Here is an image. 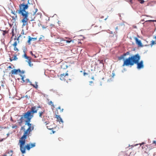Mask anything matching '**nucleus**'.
Wrapping results in <instances>:
<instances>
[{"label": "nucleus", "mask_w": 156, "mask_h": 156, "mask_svg": "<svg viewBox=\"0 0 156 156\" xmlns=\"http://www.w3.org/2000/svg\"><path fill=\"white\" fill-rule=\"evenodd\" d=\"M27 3L26 4L24 2L20 4L19 5V9L16 10V13L15 12L12 11L11 13L14 15L12 17L13 19H17V16L16 13H18L22 16L21 22L22 23V27L28 25V21L29 20L31 21L34 20L35 18V15L38 11L37 9L34 8L32 12L29 13L28 11H26V10L27 9L29 6L28 4H30L29 0H27Z\"/></svg>", "instance_id": "obj_1"}, {"label": "nucleus", "mask_w": 156, "mask_h": 156, "mask_svg": "<svg viewBox=\"0 0 156 156\" xmlns=\"http://www.w3.org/2000/svg\"><path fill=\"white\" fill-rule=\"evenodd\" d=\"M31 119L28 118H24L23 119V121L21 124H20L19 123L20 119L18 120V123L20 126H21L23 123L24 122H25V125H27L28 126V127L26 130H25L24 126H22L21 128L22 130H24V134L27 136L30 135V132L34 129V125L33 124L30 123Z\"/></svg>", "instance_id": "obj_2"}, {"label": "nucleus", "mask_w": 156, "mask_h": 156, "mask_svg": "<svg viewBox=\"0 0 156 156\" xmlns=\"http://www.w3.org/2000/svg\"><path fill=\"white\" fill-rule=\"evenodd\" d=\"M37 112V110L35 106L32 107L30 110H29L26 112L23 113L21 115L20 118V119L19 123L21 124L23 121L24 118H28L32 119L33 117L34 114L36 113Z\"/></svg>", "instance_id": "obj_3"}, {"label": "nucleus", "mask_w": 156, "mask_h": 156, "mask_svg": "<svg viewBox=\"0 0 156 156\" xmlns=\"http://www.w3.org/2000/svg\"><path fill=\"white\" fill-rule=\"evenodd\" d=\"M139 58V57H138V56H137V54L133 56L129 57L128 58L124 59L122 66H133L135 64V63L137 62Z\"/></svg>", "instance_id": "obj_4"}, {"label": "nucleus", "mask_w": 156, "mask_h": 156, "mask_svg": "<svg viewBox=\"0 0 156 156\" xmlns=\"http://www.w3.org/2000/svg\"><path fill=\"white\" fill-rule=\"evenodd\" d=\"M27 136L23 134V135L19 140L20 150L22 154L25 153V147L24 146L25 143V139Z\"/></svg>", "instance_id": "obj_5"}, {"label": "nucleus", "mask_w": 156, "mask_h": 156, "mask_svg": "<svg viewBox=\"0 0 156 156\" xmlns=\"http://www.w3.org/2000/svg\"><path fill=\"white\" fill-rule=\"evenodd\" d=\"M137 56H138V57H139V59H138L137 62L136 63H135V64H137V68L138 69H140L144 68V65L143 64V61L141 60L140 62H139V61L140 59V57L138 54H137Z\"/></svg>", "instance_id": "obj_6"}, {"label": "nucleus", "mask_w": 156, "mask_h": 156, "mask_svg": "<svg viewBox=\"0 0 156 156\" xmlns=\"http://www.w3.org/2000/svg\"><path fill=\"white\" fill-rule=\"evenodd\" d=\"M68 71H67L66 73H63L61 74L60 75V79L62 80H68V73H67Z\"/></svg>", "instance_id": "obj_7"}, {"label": "nucleus", "mask_w": 156, "mask_h": 156, "mask_svg": "<svg viewBox=\"0 0 156 156\" xmlns=\"http://www.w3.org/2000/svg\"><path fill=\"white\" fill-rule=\"evenodd\" d=\"M134 39L136 41V44H137L139 46L141 47H143V45L142 44L141 41L140 40H138L136 37H134Z\"/></svg>", "instance_id": "obj_8"}, {"label": "nucleus", "mask_w": 156, "mask_h": 156, "mask_svg": "<svg viewBox=\"0 0 156 156\" xmlns=\"http://www.w3.org/2000/svg\"><path fill=\"white\" fill-rule=\"evenodd\" d=\"M142 149L145 153L147 154L149 153V151L147 145H143L142 146Z\"/></svg>", "instance_id": "obj_9"}, {"label": "nucleus", "mask_w": 156, "mask_h": 156, "mask_svg": "<svg viewBox=\"0 0 156 156\" xmlns=\"http://www.w3.org/2000/svg\"><path fill=\"white\" fill-rule=\"evenodd\" d=\"M28 40L27 41V43L29 44H31V41H34L37 40V38H33L31 37L30 36H28Z\"/></svg>", "instance_id": "obj_10"}, {"label": "nucleus", "mask_w": 156, "mask_h": 156, "mask_svg": "<svg viewBox=\"0 0 156 156\" xmlns=\"http://www.w3.org/2000/svg\"><path fill=\"white\" fill-rule=\"evenodd\" d=\"M20 72L21 70L20 69H14L11 71V73L13 74H17L18 72Z\"/></svg>", "instance_id": "obj_11"}, {"label": "nucleus", "mask_w": 156, "mask_h": 156, "mask_svg": "<svg viewBox=\"0 0 156 156\" xmlns=\"http://www.w3.org/2000/svg\"><path fill=\"white\" fill-rule=\"evenodd\" d=\"M129 54V52H127L126 53L123 54V55H121L118 58V59L119 60H121L122 59H124L125 56L127 55H128Z\"/></svg>", "instance_id": "obj_12"}, {"label": "nucleus", "mask_w": 156, "mask_h": 156, "mask_svg": "<svg viewBox=\"0 0 156 156\" xmlns=\"http://www.w3.org/2000/svg\"><path fill=\"white\" fill-rule=\"evenodd\" d=\"M55 117L57 118V120L59 122H61L62 123L63 122V121L62 120V119L61 118L60 116L59 115H55Z\"/></svg>", "instance_id": "obj_13"}, {"label": "nucleus", "mask_w": 156, "mask_h": 156, "mask_svg": "<svg viewBox=\"0 0 156 156\" xmlns=\"http://www.w3.org/2000/svg\"><path fill=\"white\" fill-rule=\"evenodd\" d=\"M19 37H18V38H14V40L15 42L14 43L12 44V46H17V41L18 42H19Z\"/></svg>", "instance_id": "obj_14"}, {"label": "nucleus", "mask_w": 156, "mask_h": 156, "mask_svg": "<svg viewBox=\"0 0 156 156\" xmlns=\"http://www.w3.org/2000/svg\"><path fill=\"white\" fill-rule=\"evenodd\" d=\"M5 153L6 154H10V155H12L13 154V151L12 150H8Z\"/></svg>", "instance_id": "obj_15"}, {"label": "nucleus", "mask_w": 156, "mask_h": 156, "mask_svg": "<svg viewBox=\"0 0 156 156\" xmlns=\"http://www.w3.org/2000/svg\"><path fill=\"white\" fill-rule=\"evenodd\" d=\"M44 112L45 111L44 110H42V111L39 112V117H40L42 118L43 114H44Z\"/></svg>", "instance_id": "obj_16"}, {"label": "nucleus", "mask_w": 156, "mask_h": 156, "mask_svg": "<svg viewBox=\"0 0 156 156\" xmlns=\"http://www.w3.org/2000/svg\"><path fill=\"white\" fill-rule=\"evenodd\" d=\"M30 85L36 88H37L38 87V85L37 84V82H35V85L33 84L31 82L30 83Z\"/></svg>", "instance_id": "obj_17"}, {"label": "nucleus", "mask_w": 156, "mask_h": 156, "mask_svg": "<svg viewBox=\"0 0 156 156\" xmlns=\"http://www.w3.org/2000/svg\"><path fill=\"white\" fill-rule=\"evenodd\" d=\"M24 147H25V149L26 148L28 150H29L31 148L30 144H27L25 146H24Z\"/></svg>", "instance_id": "obj_18"}, {"label": "nucleus", "mask_w": 156, "mask_h": 156, "mask_svg": "<svg viewBox=\"0 0 156 156\" xmlns=\"http://www.w3.org/2000/svg\"><path fill=\"white\" fill-rule=\"evenodd\" d=\"M0 83L2 86L3 87H4L5 84V82L4 80H3L1 81L0 82Z\"/></svg>", "instance_id": "obj_19"}, {"label": "nucleus", "mask_w": 156, "mask_h": 156, "mask_svg": "<svg viewBox=\"0 0 156 156\" xmlns=\"http://www.w3.org/2000/svg\"><path fill=\"white\" fill-rule=\"evenodd\" d=\"M48 104L51 105L52 107L54 108L55 107V105L53 104V103L51 101H50L48 103Z\"/></svg>", "instance_id": "obj_20"}, {"label": "nucleus", "mask_w": 156, "mask_h": 156, "mask_svg": "<svg viewBox=\"0 0 156 156\" xmlns=\"http://www.w3.org/2000/svg\"><path fill=\"white\" fill-rule=\"evenodd\" d=\"M2 35L3 36L5 35L6 34H7L9 33V30H2Z\"/></svg>", "instance_id": "obj_21"}, {"label": "nucleus", "mask_w": 156, "mask_h": 156, "mask_svg": "<svg viewBox=\"0 0 156 156\" xmlns=\"http://www.w3.org/2000/svg\"><path fill=\"white\" fill-rule=\"evenodd\" d=\"M26 61L28 63L30 67H32L33 66V64L31 62V61Z\"/></svg>", "instance_id": "obj_22"}, {"label": "nucleus", "mask_w": 156, "mask_h": 156, "mask_svg": "<svg viewBox=\"0 0 156 156\" xmlns=\"http://www.w3.org/2000/svg\"><path fill=\"white\" fill-rule=\"evenodd\" d=\"M151 43L150 45L151 46H152L154 44H156V42L154 41H151Z\"/></svg>", "instance_id": "obj_23"}, {"label": "nucleus", "mask_w": 156, "mask_h": 156, "mask_svg": "<svg viewBox=\"0 0 156 156\" xmlns=\"http://www.w3.org/2000/svg\"><path fill=\"white\" fill-rule=\"evenodd\" d=\"M147 147L148 148V149L149 150V151L151 150L152 148V147L151 146V145H147Z\"/></svg>", "instance_id": "obj_24"}, {"label": "nucleus", "mask_w": 156, "mask_h": 156, "mask_svg": "<svg viewBox=\"0 0 156 156\" xmlns=\"http://www.w3.org/2000/svg\"><path fill=\"white\" fill-rule=\"evenodd\" d=\"M14 29L13 28L12 29V31L10 33L11 34H12V37H11V38H12V37L14 36Z\"/></svg>", "instance_id": "obj_25"}, {"label": "nucleus", "mask_w": 156, "mask_h": 156, "mask_svg": "<svg viewBox=\"0 0 156 156\" xmlns=\"http://www.w3.org/2000/svg\"><path fill=\"white\" fill-rule=\"evenodd\" d=\"M14 47V50L15 51L17 52L19 50L16 47V46H13Z\"/></svg>", "instance_id": "obj_26"}, {"label": "nucleus", "mask_w": 156, "mask_h": 156, "mask_svg": "<svg viewBox=\"0 0 156 156\" xmlns=\"http://www.w3.org/2000/svg\"><path fill=\"white\" fill-rule=\"evenodd\" d=\"M30 147L32 148L35 146V143L33 144H30Z\"/></svg>", "instance_id": "obj_27"}, {"label": "nucleus", "mask_w": 156, "mask_h": 156, "mask_svg": "<svg viewBox=\"0 0 156 156\" xmlns=\"http://www.w3.org/2000/svg\"><path fill=\"white\" fill-rule=\"evenodd\" d=\"M26 59H27L28 60L27 61H31V57H29V56H26Z\"/></svg>", "instance_id": "obj_28"}, {"label": "nucleus", "mask_w": 156, "mask_h": 156, "mask_svg": "<svg viewBox=\"0 0 156 156\" xmlns=\"http://www.w3.org/2000/svg\"><path fill=\"white\" fill-rule=\"evenodd\" d=\"M17 58L16 57V56H14V57H12V59L13 60H16L17 59Z\"/></svg>", "instance_id": "obj_29"}, {"label": "nucleus", "mask_w": 156, "mask_h": 156, "mask_svg": "<svg viewBox=\"0 0 156 156\" xmlns=\"http://www.w3.org/2000/svg\"><path fill=\"white\" fill-rule=\"evenodd\" d=\"M57 109H59L60 110V112H63V109L62 108V109H61V108H60V107H58Z\"/></svg>", "instance_id": "obj_30"}, {"label": "nucleus", "mask_w": 156, "mask_h": 156, "mask_svg": "<svg viewBox=\"0 0 156 156\" xmlns=\"http://www.w3.org/2000/svg\"><path fill=\"white\" fill-rule=\"evenodd\" d=\"M138 0L140 2V3L141 4H143L144 2V1L143 0Z\"/></svg>", "instance_id": "obj_31"}, {"label": "nucleus", "mask_w": 156, "mask_h": 156, "mask_svg": "<svg viewBox=\"0 0 156 156\" xmlns=\"http://www.w3.org/2000/svg\"><path fill=\"white\" fill-rule=\"evenodd\" d=\"M63 41H66V43H70L72 41V40H71L70 41L64 40H63Z\"/></svg>", "instance_id": "obj_32"}, {"label": "nucleus", "mask_w": 156, "mask_h": 156, "mask_svg": "<svg viewBox=\"0 0 156 156\" xmlns=\"http://www.w3.org/2000/svg\"><path fill=\"white\" fill-rule=\"evenodd\" d=\"M49 123V121H47L44 122V123L46 125H48Z\"/></svg>", "instance_id": "obj_33"}, {"label": "nucleus", "mask_w": 156, "mask_h": 156, "mask_svg": "<svg viewBox=\"0 0 156 156\" xmlns=\"http://www.w3.org/2000/svg\"><path fill=\"white\" fill-rule=\"evenodd\" d=\"M21 35H24V31L23 30H22V32H21Z\"/></svg>", "instance_id": "obj_34"}, {"label": "nucleus", "mask_w": 156, "mask_h": 156, "mask_svg": "<svg viewBox=\"0 0 156 156\" xmlns=\"http://www.w3.org/2000/svg\"><path fill=\"white\" fill-rule=\"evenodd\" d=\"M147 21H149V22H156V20H148V21H146V22Z\"/></svg>", "instance_id": "obj_35"}, {"label": "nucleus", "mask_w": 156, "mask_h": 156, "mask_svg": "<svg viewBox=\"0 0 156 156\" xmlns=\"http://www.w3.org/2000/svg\"><path fill=\"white\" fill-rule=\"evenodd\" d=\"M5 139V138L0 139V142L4 140Z\"/></svg>", "instance_id": "obj_36"}, {"label": "nucleus", "mask_w": 156, "mask_h": 156, "mask_svg": "<svg viewBox=\"0 0 156 156\" xmlns=\"http://www.w3.org/2000/svg\"><path fill=\"white\" fill-rule=\"evenodd\" d=\"M8 68H9V69H12V66H9L8 67Z\"/></svg>", "instance_id": "obj_37"}, {"label": "nucleus", "mask_w": 156, "mask_h": 156, "mask_svg": "<svg viewBox=\"0 0 156 156\" xmlns=\"http://www.w3.org/2000/svg\"><path fill=\"white\" fill-rule=\"evenodd\" d=\"M16 127H17V126H13L12 127V128H16Z\"/></svg>", "instance_id": "obj_38"}, {"label": "nucleus", "mask_w": 156, "mask_h": 156, "mask_svg": "<svg viewBox=\"0 0 156 156\" xmlns=\"http://www.w3.org/2000/svg\"><path fill=\"white\" fill-rule=\"evenodd\" d=\"M89 83H90V85H91V84L92 83H93V81H90Z\"/></svg>", "instance_id": "obj_39"}, {"label": "nucleus", "mask_w": 156, "mask_h": 156, "mask_svg": "<svg viewBox=\"0 0 156 156\" xmlns=\"http://www.w3.org/2000/svg\"><path fill=\"white\" fill-rule=\"evenodd\" d=\"M86 75H87V73H86L84 72L83 73L84 76H85Z\"/></svg>", "instance_id": "obj_40"}, {"label": "nucleus", "mask_w": 156, "mask_h": 156, "mask_svg": "<svg viewBox=\"0 0 156 156\" xmlns=\"http://www.w3.org/2000/svg\"><path fill=\"white\" fill-rule=\"evenodd\" d=\"M30 54H31L32 56H33V55H34V54H33V52H32V51H31L30 52Z\"/></svg>", "instance_id": "obj_41"}, {"label": "nucleus", "mask_w": 156, "mask_h": 156, "mask_svg": "<svg viewBox=\"0 0 156 156\" xmlns=\"http://www.w3.org/2000/svg\"><path fill=\"white\" fill-rule=\"evenodd\" d=\"M21 79L23 82L25 81V80H24V78L23 77H22Z\"/></svg>", "instance_id": "obj_42"}, {"label": "nucleus", "mask_w": 156, "mask_h": 156, "mask_svg": "<svg viewBox=\"0 0 156 156\" xmlns=\"http://www.w3.org/2000/svg\"><path fill=\"white\" fill-rule=\"evenodd\" d=\"M132 0H130V4H133V2H132Z\"/></svg>", "instance_id": "obj_43"}, {"label": "nucleus", "mask_w": 156, "mask_h": 156, "mask_svg": "<svg viewBox=\"0 0 156 156\" xmlns=\"http://www.w3.org/2000/svg\"><path fill=\"white\" fill-rule=\"evenodd\" d=\"M47 128H48V129H51V128H50V127H49V126H47Z\"/></svg>", "instance_id": "obj_44"}, {"label": "nucleus", "mask_w": 156, "mask_h": 156, "mask_svg": "<svg viewBox=\"0 0 156 156\" xmlns=\"http://www.w3.org/2000/svg\"><path fill=\"white\" fill-rule=\"evenodd\" d=\"M21 73V74H23L24 73V71H21V72H20Z\"/></svg>", "instance_id": "obj_45"}, {"label": "nucleus", "mask_w": 156, "mask_h": 156, "mask_svg": "<svg viewBox=\"0 0 156 156\" xmlns=\"http://www.w3.org/2000/svg\"><path fill=\"white\" fill-rule=\"evenodd\" d=\"M26 56H27L26 54H25L24 55V57L26 58Z\"/></svg>", "instance_id": "obj_46"}, {"label": "nucleus", "mask_w": 156, "mask_h": 156, "mask_svg": "<svg viewBox=\"0 0 156 156\" xmlns=\"http://www.w3.org/2000/svg\"><path fill=\"white\" fill-rule=\"evenodd\" d=\"M153 144H156V141H153Z\"/></svg>", "instance_id": "obj_47"}, {"label": "nucleus", "mask_w": 156, "mask_h": 156, "mask_svg": "<svg viewBox=\"0 0 156 156\" xmlns=\"http://www.w3.org/2000/svg\"><path fill=\"white\" fill-rule=\"evenodd\" d=\"M2 156H7V154L5 153V154H3Z\"/></svg>", "instance_id": "obj_48"}, {"label": "nucleus", "mask_w": 156, "mask_h": 156, "mask_svg": "<svg viewBox=\"0 0 156 156\" xmlns=\"http://www.w3.org/2000/svg\"><path fill=\"white\" fill-rule=\"evenodd\" d=\"M10 61H12V60H13V59H12V58H10Z\"/></svg>", "instance_id": "obj_49"}, {"label": "nucleus", "mask_w": 156, "mask_h": 156, "mask_svg": "<svg viewBox=\"0 0 156 156\" xmlns=\"http://www.w3.org/2000/svg\"><path fill=\"white\" fill-rule=\"evenodd\" d=\"M113 76L112 77H113L115 76V74L114 73H112Z\"/></svg>", "instance_id": "obj_50"}, {"label": "nucleus", "mask_w": 156, "mask_h": 156, "mask_svg": "<svg viewBox=\"0 0 156 156\" xmlns=\"http://www.w3.org/2000/svg\"><path fill=\"white\" fill-rule=\"evenodd\" d=\"M91 79L93 80H94V76H93L91 78Z\"/></svg>", "instance_id": "obj_51"}, {"label": "nucleus", "mask_w": 156, "mask_h": 156, "mask_svg": "<svg viewBox=\"0 0 156 156\" xmlns=\"http://www.w3.org/2000/svg\"><path fill=\"white\" fill-rule=\"evenodd\" d=\"M63 66V65H62V66H61V67H62V68H63V69H65V68H64V67Z\"/></svg>", "instance_id": "obj_52"}, {"label": "nucleus", "mask_w": 156, "mask_h": 156, "mask_svg": "<svg viewBox=\"0 0 156 156\" xmlns=\"http://www.w3.org/2000/svg\"><path fill=\"white\" fill-rule=\"evenodd\" d=\"M100 18H104V16H100Z\"/></svg>", "instance_id": "obj_53"}, {"label": "nucleus", "mask_w": 156, "mask_h": 156, "mask_svg": "<svg viewBox=\"0 0 156 156\" xmlns=\"http://www.w3.org/2000/svg\"><path fill=\"white\" fill-rule=\"evenodd\" d=\"M33 56H34V57L35 58H36L37 57L35 55H34Z\"/></svg>", "instance_id": "obj_54"}, {"label": "nucleus", "mask_w": 156, "mask_h": 156, "mask_svg": "<svg viewBox=\"0 0 156 156\" xmlns=\"http://www.w3.org/2000/svg\"><path fill=\"white\" fill-rule=\"evenodd\" d=\"M118 29V27H117L116 28H115V30H117Z\"/></svg>", "instance_id": "obj_55"}, {"label": "nucleus", "mask_w": 156, "mask_h": 156, "mask_svg": "<svg viewBox=\"0 0 156 156\" xmlns=\"http://www.w3.org/2000/svg\"><path fill=\"white\" fill-rule=\"evenodd\" d=\"M108 16H107V18H105V20H106L107 19V18H108Z\"/></svg>", "instance_id": "obj_56"}, {"label": "nucleus", "mask_w": 156, "mask_h": 156, "mask_svg": "<svg viewBox=\"0 0 156 156\" xmlns=\"http://www.w3.org/2000/svg\"><path fill=\"white\" fill-rule=\"evenodd\" d=\"M7 137H8L9 135V133H8L7 134Z\"/></svg>", "instance_id": "obj_57"}, {"label": "nucleus", "mask_w": 156, "mask_h": 156, "mask_svg": "<svg viewBox=\"0 0 156 156\" xmlns=\"http://www.w3.org/2000/svg\"><path fill=\"white\" fill-rule=\"evenodd\" d=\"M44 121H45V120H44V119H42V121H43L44 122Z\"/></svg>", "instance_id": "obj_58"}, {"label": "nucleus", "mask_w": 156, "mask_h": 156, "mask_svg": "<svg viewBox=\"0 0 156 156\" xmlns=\"http://www.w3.org/2000/svg\"><path fill=\"white\" fill-rule=\"evenodd\" d=\"M144 144V143H142V144H140V146H141V145H142V144Z\"/></svg>", "instance_id": "obj_59"}, {"label": "nucleus", "mask_w": 156, "mask_h": 156, "mask_svg": "<svg viewBox=\"0 0 156 156\" xmlns=\"http://www.w3.org/2000/svg\"><path fill=\"white\" fill-rule=\"evenodd\" d=\"M154 38L156 39V36L154 37Z\"/></svg>", "instance_id": "obj_60"}, {"label": "nucleus", "mask_w": 156, "mask_h": 156, "mask_svg": "<svg viewBox=\"0 0 156 156\" xmlns=\"http://www.w3.org/2000/svg\"><path fill=\"white\" fill-rule=\"evenodd\" d=\"M58 24H59V23H60V21H58Z\"/></svg>", "instance_id": "obj_61"}, {"label": "nucleus", "mask_w": 156, "mask_h": 156, "mask_svg": "<svg viewBox=\"0 0 156 156\" xmlns=\"http://www.w3.org/2000/svg\"><path fill=\"white\" fill-rule=\"evenodd\" d=\"M11 120L12 121V117H11Z\"/></svg>", "instance_id": "obj_62"}, {"label": "nucleus", "mask_w": 156, "mask_h": 156, "mask_svg": "<svg viewBox=\"0 0 156 156\" xmlns=\"http://www.w3.org/2000/svg\"><path fill=\"white\" fill-rule=\"evenodd\" d=\"M66 68H67L68 66H66Z\"/></svg>", "instance_id": "obj_63"}, {"label": "nucleus", "mask_w": 156, "mask_h": 156, "mask_svg": "<svg viewBox=\"0 0 156 156\" xmlns=\"http://www.w3.org/2000/svg\"><path fill=\"white\" fill-rule=\"evenodd\" d=\"M79 43H81L80 42H79Z\"/></svg>", "instance_id": "obj_64"}]
</instances>
